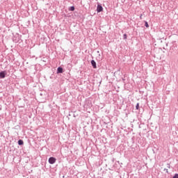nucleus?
Instances as JSON below:
<instances>
[{"label":"nucleus","mask_w":178,"mask_h":178,"mask_svg":"<svg viewBox=\"0 0 178 178\" xmlns=\"http://www.w3.org/2000/svg\"><path fill=\"white\" fill-rule=\"evenodd\" d=\"M172 178H178V174H175Z\"/></svg>","instance_id":"nucleus-11"},{"label":"nucleus","mask_w":178,"mask_h":178,"mask_svg":"<svg viewBox=\"0 0 178 178\" xmlns=\"http://www.w3.org/2000/svg\"><path fill=\"white\" fill-rule=\"evenodd\" d=\"M145 26L147 27V29H148V27H149V25L148 24V22H145Z\"/></svg>","instance_id":"nucleus-9"},{"label":"nucleus","mask_w":178,"mask_h":178,"mask_svg":"<svg viewBox=\"0 0 178 178\" xmlns=\"http://www.w3.org/2000/svg\"><path fill=\"white\" fill-rule=\"evenodd\" d=\"M57 74H59L60 73H63V67H58L57 68V72H56Z\"/></svg>","instance_id":"nucleus-4"},{"label":"nucleus","mask_w":178,"mask_h":178,"mask_svg":"<svg viewBox=\"0 0 178 178\" xmlns=\"http://www.w3.org/2000/svg\"><path fill=\"white\" fill-rule=\"evenodd\" d=\"M7 72L6 71L0 72V79H5L6 77Z\"/></svg>","instance_id":"nucleus-3"},{"label":"nucleus","mask_w":178,"mask_h":178,"mask_svg":"<svg viewBox=\"0 0 178 178\" xmlns=\"http://www.w3.org/2000/svg\"><path fill=\"white\" fill-rule=\"evenodd\" d=\"M167 168H168V169H170V163L167 164Z\"/></svg>","instance_id":"nucleus-12"},{"label":"nucleus","mask_w":178,"mask_h":178,"mask_svg":"<svg viewBox=\"0 0 178 178\" xmlns=\"http://www.w3.org/2000/svg\"><path fill=\"white\" fill-rule=\"evenodd\" d=\"M136 111H138V109H140V104L139 103L136 104Z\"/></svg>","instance_id":"nucleus-8"},{"label":"nucleus","mask_w":178,"mask_h":178,"mask_svg":"<svg viewBox=\"0 0 178 178\" xmlns=\"http://www.w3.org/2000/svg\"><path fill=\"white\" fill-rule=\"evenodd\" d=\"M123 40H127V34L124 33L123 35Z\"/></svg>","instance_id":"nucleus-10"},{"label":"nucleus","mask_w":178,"mask_h":178,"mask_svg":"<svg viewBox=\"0 0 178 178\" xmlns=\"http://www.w3.org/2000/svg\"><path fill=\"white\" fill-rule=\"evenodd\" d=\"M103 10H104V8L102 7V5L98 4L97 8V13H100V12H102Z\"/></svg>","instance_id":"nucleus-2"},{"label":"nucleus","mask_w":178,"mask_h":178,"mask_svg":"<svg viewBox=\"0 0 178 178\" xmlns=\"http://www.w3.org/2000/svg\"><path fill=\"white\" fill-rule=\"evenodd\" d=\"M55 162H56V158L55 157L49 158V163H50V165H54Z\"/></svg>","instance_id":"nucleus-1"},{"label":"nucleus","mask_w":178,"mask_h":178,"mask_svg":"<svg viewBox=\"0 0 178 178\" xmlns=\"http://www.w3.org/2000/svg\"><path fill=\"white\" fill-rule=\"evenodd\" d=\"M18 145H24V142L23 141V140L19 139L17 142Z\"/></svg>","instance_id":"nucleus-6"},{"label":"nucleus","mask_w":178,"mask_h":178,"mask_svg":"<svg viewBox=\"0 0 178 178\" xmlns=\"http://www.w3.org/2000/svg\"><path fill=\"white\" fill-rule=\"evenodd\" d=\"M74 6H70L69 8H68V10H70V12H74Z\"/></svg>","instance_id":"nucleus-7"},{"label":"nucleus","mask_w":178,"mask_h":178,"mask_svg":"<svg viewBox=\"0 0 178 178\" xmlns=\"http://www.w3.org/2000/svg\"><path fill=\"white\" fill-rule=\"evenodd\" d=\"M164 170L166 171V173H169V171L168 170V169L165 168Z\"/></svg>","instance_id":"nucleus-13"},{"label":"nucleus","mask_w":178,"mask_h":178,"mask_svg":"<svg viewBox=\"0 0 178 178\" xmlns=\"http://www.w3.org/2000/svg\"><path fill=\"white\" fill-rule=\"evenodd\" d=\"M90 63H91V65H92L93 69H97V63L95 62V60H92L90 61Z\"/></svg>","instance_id":"nucleus-5"}]
</instances>
